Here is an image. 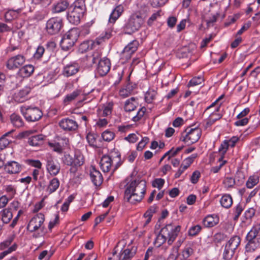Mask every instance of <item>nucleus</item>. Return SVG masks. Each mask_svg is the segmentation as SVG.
<instances>
[{
  "instance_id": "obj_48",
  "label": "nucleus",
  "mask_w": 260,
  "mask_h": 260,
  "mask_svg": "<svg viewBox=\"0 0 260 260\" xmlns=\"http://www.w3.org/2000/svg\"><path fill=\"white\" fill-rule=\"evenodd\" d=\"M167 240V238L162 234V231L160 230L159 234L157 236L154 243L156 246L159 247Z\"/></svg>"
},
{
  "instance_id": "obj_24",
  "label": "nucleus",
  "mask_w": 260,
  "mask_h": 260,
  "mask_svg": "<svg viewBox=\"0 0 260 260\" xmlns=\"http://www.w3.org/2000/svg\"><path fill=\"white\" fill-rule=\"evenodd\" d=\"M239 141V138L236 136L232 137L230 140L224 141L222 143L219 148V152L221 154L224 155L229 147H234L236 144Z\"/></svg>"
},
{
  "instance_id": "obj_33",
  "label": "nucleus",
  "mask_w": 260,
  "mask_h": 260,
  "mask_svg": "<svg viewBox=\"0 0 260 260\" xmlns=\"http://www.w3.org/2000/svg\"><path fill=\"white\" fill-rule=\"evenodd\" d=\"M123 12V6L121 5L117 6L111 13L109 19V22L110 23H114L122 14Z\"/></svg>"
},
{
  "instance_id": "obj_20",
  "label": "nucleus",
  "mask_w": 260,
  "mask_h": 260,
  "mask_svg": "<svg viewBox=\"0 0 260 260\" xmlns=\"http://www.w3.org/2000/svg\"><path fill=\"white\" fill-rule=\"evenodd\" d=\"M111 68L110 60L107 58L100 59L96 67V72L101 76L107 74Z\"/></svg>"
},
{
  "instance_id": "obj_10",
  "label": "nucleus",
  "mask_w": 260,
  "mask_h": 260,
  "mask_svg": "<svg viewBox=\"0 0 260 260\" xmlns=\"http://www.w3.org/2000/svg\"><path fill=\"white\" fill-rule=\"evenodd\" d=\"M78 33L76 29H71L63 37L60 41V46L62 50L67 51L71 49L78 39Z\"/></svg>"
},
{
  "instance_id": "obj_29",
  "label": "nucleus",
  "mask_w": 260,
  "mask_h": 260,
  "mask_svg": "<svg viewBox=\"0 0 260 260\" xmlns=\"http://www.w3.org/2000/svg\"><path fill=\"white\" fill-rule=\"evenodd\" d=\"M113 106V104L111 102H109L106 105H104L101 108H99L98 110V116L105 118L106 117L108 118V117L110 116L112 113Z\"/></svg>"
},
{
  "instance_id": "obj_27",
  "label": "nucleus",
  "mask_w": 260,
  "mask_h": 260,
  "mask_svg": "<svg viewBox=\"0 0 260 260\" xmlns=\"http://www.w3.org/2000/svg\"><path fill=\"white\" fill-rule=\"evenodd\" d=\"M219 12H216L214 14L204 13L202 15V21L206 23L207 27L213 26L216 22L217 18L219 16Z\"/></svg>"
},
{
  "instance_id": "obj_30",
  "label": "nucleus",
  "mask_w": 260,
  "mask_h": 260,
  "mask_svg": "<svg viewBox=\"0 0 260 260\" xmlns=\"http://www.w3.org/2000/svg\"><path fill=\"white\" fill-rule=\"evenodd\" d=\"M69 6V3L67 0H60L54 3L52 6V12L58 13L64 11Z\"/></svg>"
},
{
  "instance_id": "obj_5",
  "label": "nucleus",
  "mask_w": 260,
  "mask_h": 260,
  "mask_svg": "<svg viewBox=\"0 0 260 260\" xmlns=\"http://www.w3.org/2000/svg\"><path fill=\"white\" fill-rule=\"evenodd\" d=\"M247 243L245 246L246 252L254 251L260 247V223L254 225L247 234Z\"/></svg>"
},
{
  "instance_id": "obj_45",
  "label": "nucleus",
  "mask_w": 260,
  "mask_h": 260,
  "mask_svg": "<svg viewBox=\"0 0 260 260\" xmlns=\"http://www.w3.org/2000/svg\"><path fill=\"white\" fill-rule=\"evenodd\" d=\"M259 182V177L257 175H253L250 176L246 183V186L248 188L251 189L256 185Z\"/></svg>"
},
{
  "instance_id": "obj_4",
  "label": "nucleus",
  "mask_w": 260,
  "mask_h": 260,
  "mask_svg": "<svg viewBox=\"0 0 260 260\" xmlns=\"http://www.w3.org/2000/svg\"><path fill=\"white\" fill-rule=\"evenodd\" d=\"M147 15L141 13L132 14L124 26L126 34H132L138 31L144 24Z\"/></svg>"
},
{
  "instance_id": "obj_25",
  "label": "nucleus",
  "mask_w": 260,
  "mask_h": 260,
  "mask_svg": "<svg viewBox=\"0 0 260 260\" xmlns=\"http://www.w3.org/2000/svg\"><path fill=\"white\" fill-rule=\"evenodd\" d=\"M137 250V247L135 246H128L119 255V260H128L133 258L135 255Z\"/></svg>"
},
{
  "instance_id": "obj_50",
  "label": "nucleus",
  "mask_w": 260,
  "mask_h": 260,
  "mask_svg": "<svg viewBox=\"0 0 260 260\" xmlns=\"http://www.w3.org/2000/svg\"><path fill=\"white\" fill-rule=\"evenodd\" d=\"M49 146L54 151L59 154L62 153L64 149L63 146L59 142L49 143Z\"/></svg>"
},
{
  "instance_id": "obj_42",
  "label": "nucleus",
  "mask_w": 260,
  "mask_h": 260,
  "mask_svg": "<svg viewBox=\"0 0 260 260\" xmlns=\"http://www.w3.org/2000/svg\"><path fill=\"white\" fill-rule=\"evenodd\" d=\"M10 119L13 125L16 127H20L24 124V122L20 116L13 113L10 116Z\"/></svg>"
},
{
  "instance_id": "obj_52",
  "label": "nucleus",
  "mask_w": 260,
  "mask_h": 260,
  "mask_svg": "<svg viewBox=\"0 0 260 260\" xmlns=\"http://www.w3.org/2000/svg\"><path fill=\"white\" fill-rule=\"evenodd\" d=\"M224 187L229 188H232L235 184V179L232 177H226L223 181Z\"/></svg>"
},
{
  "instance_id": "obj_59",
  "label": "nucleus",
  "mask_w": 260,
  "mask_h": 260,
  "mask_svg": "<svg viewBox=\"0 0 260 260\" xmlns=\"http://www.w3.org/2000/svg\"><path fill=\"white\" fill-rule=\"evenodd\" d=\"M183 148V146L178 147L176 149L174 148L167 151L169 152V157H168V160H170L173 157L176 156Z\"/></svg>"
},
{
  "instance_id": "obj_54",
  "label": "nucleus",
  "mask_w": 260,
  "mask_h": 260,
  "mask_svg": "<svg viewBox=\"0 0 260 260\" xmlns=\"http://www.w3.org/2000/svg\"><path fill=\"white\" fill-rule=\"evenodd\" d=\"M99 119L96 122V125L100 128L106 127L109 122L108 118H105L101 116H98Z\"/></svg>"
},
{
  "instance_id": "obj_61",
  "label": "nucleus",
  "mask_w": 260,
  "mask_h": 260,
  "mask_svg": "<svg viewBox=\"0 0 260 260\" xmlns=\"http://www.w3.org/2000/svg\"><path fill=\"white\" fill-rule=\"evenodd\" d=\"M5 191L10 196L13 197L16 193V188L15 185L10 184L5 186Z\"/></svg>"
},
{
  "instance_id": "obj_13",
  "label": "nucleus",
  "mask_w": 260,
  "mask_h": 260,
  "mask_svg": "<svg viewBox=\"0 0 260 260\" xmlns=\"http://www.w3.org/2000/svg\"><path fill=\"white\" fill-rule=\"evenodd\" d=\"M63 26L62 20L60 17H52L46 22V29L47 33L51 35L58 34Z\"/></svg>"
},
{
  "instance_id": "obj_41",
  "label": "nucleus",
  "mask_w": 260,
  "mask_h": 260,
  "mask_svg": "<svg viewBox=\"0 0 260 260\" xmlns=\"http://www.w3.org/2000/svg\"><path fill=\"white\" fill-rule=\"evenodd\" d=\"M220 202L223 208H229L233 204V199L231 195L225 194L222 196Z\"/></svg>"
},
{
  "instance_id": "obj_6",
  "label": "nucleus",
  "mask_w": 260,
  "mask_h": 260,
  "mask_svg": "<svg viewBox=\"0 0 260 260\" xmlns=\"http://www.w3.org/2000/svg\"><path fill=\"white\" fill-rule=\"evenodd\" d=\"M201 133V130L199 128L187 127L182 133L180 140L189 145L197 142L199 140Z\"/></svg>"
},
{
  "instance_id": "obj_1",
  "label": "nucleus",
  "mask_w": 260,
  "mask_h": 260,
  "mask_svg": "<svg viewBox=\"0 0 260 260\" xmlns=\"http://www.w3.org/2000/svg\"><path fill=\"white\" fill-rule=\"evenodd\" d=\"M146 190V182L143 180H134L127 184L124 191V200L135 204L142 201Z\"/></svg>"
},
{
  "instance_id": "obj_38",
  "label": "nucleus",
  "mask_w": 260,
  "mask_h": 260,
  "mask_svg": "<svg viewBox=\"0 0 260 260\" xmlns=\"http://www.w3.org/2000/svg\"><path fill=\"white\" fill-rule=\"evenodd\" d=\"M21 10L18 9L17 10H9L6 12L5 14V21L7 22H11L13 20L18 17Z\"/></svg>"
},
{
  "instance_id": "obj_21",
  "label": "nucleus",
  "mask_w": 260,
  "mask_h": 260,
  "mask_svg": "<svg viewBox=\"0 0 260 260\" xmlns=\"http://www.w3.org/2000/svg\"><path fill=\"white\" fill-rule=\"evenodd\" d=\"M80 69V66L76 62H70L64 66L62 74L66 77H69L76 74Z\"/></svg>"
},
{
  "instance_id": "obj_26",
  "label": "nucleus",
  "mask_w": 260,
  "mask_h": 260,
  "mask_svg": "<svg viewBox=\"0 0 260 260\" xmlns=\"http://www.w3.org/2000/svg\"><path fill=\"white\" fill-rule=\"evenodd\" d=\"M90 176L91 181L95 186H100L102 183L103 181L102 175L94 167H91L90 169Z\"/></svg>"
},
{
  "instance_id": "obj_44",
  "label": "nucleus",
  "mask_w": 260,
  "mask_h": 260,
  "mask_svg": "<svg viewBox=\"0 0 260 260\" xmlns=\"http://www.w3.org/2000/svg\"><path fill=\"white\" fill-rule=\"evenodd\" d=\"M157 95V91L155 89L149 88L145 95V99L147 103H151L155 99Z\"/></svg>"
},
{
  "instance_id": "obj_51",
  "label": "nucleus",
  "mask_w": 260,
  "mask_h": 260,
  "mask_svg": "<svg viewBox=\"0 0 260 260\" xmlns=\"http://www.w3.org/2000/svg\"><path fill=\"white\" fill-rule=\"evenodd\" d=\"M133 90L132 86L130 84H127L125 88H122L119 91V94L123 98H126L128 96Z\"/></svg>"
},
{
  "instance_id": "obj_49",
  "label": "nucleus",
  "mask_w": 260,
  "mask_h": 260,
  "mask_svg": "<svg viewBox=\"0 0 260 260\" xmlns=\"http://www.w3.org/2000/svg\"><path fill=\"white\" fill-rule=\"evenodd\" d=\"M102 137L104 141L110 142L114 138L115 134L114 132L107 129L102 134Z\"/></svg>"
},
{
  "instance_id": "obj_7",
  "label": "nucleus",
  "mask_w": 260,
  "mask_h": 260,
  "mask_svg": "<svg viewBox=\"0 0 260 260\" xmlns=\"http://www.w3.org/2000/svg\"><path fill=\"white\" fill-rule=\"evenodd\" d=\"M20 112L28 122L37 121L43 115L41 110L37 107L22 106L20 108Z\"/></svg>"
},
{
  "instance_id": "obj_39",
  "label": "nucleus",
  "mask_w": 260,
  "mask_h": 260,
  "mask_svg": "<svg viewBox=\"0 0 260 260\" xmlns=\"http://www.w3.org/2000/svg\"><path fill=\"white\" fill-rule=\"evenodd\" d=\"M60 182L57 178H53L49 182L46 191L49 194L55 192L59 187Z\"/></svg>"
},
{
  "instance_id": "obj_28",
  "label": "nucleus",
  "mask_w": 260,
  "mask_h": 260,
  "mask_svg": "<svg viewBox=\"0 0 260 260\" xmlns=\"http://www.w3.org/2000/svg\"><path fill=\"white\" fill-rule=\"evenodd\" d=\"M219 217L216 214L209 215L203 219V223L205 227L212 228L218 223Z\"/></svg>"
},
{
  "instance_id": "obj_34",
  "label": "nucleus",
  "mask_w": 260,
  "mask_h": 260,
  "mask_svg": "<svg viewBox=\"0 0 260 260\" xmlns=\"http://www.w3.org/2000/svg\"><path fill=\"white\" fill-rule=\"evenodd\" d=\"M249 119L251 120V123L249 127L246 129L247 133L253 132L260 124V117L258 115H252L250 117Z\"/></svg>"
},
{
  "instance_id": "obj_58",
  "label": "nucleus",
  "mask_w": 260,
  "mask_h": 260,
  "mask_svg": "<svg viewBox=\"0 0 260 260\" xmlns=\"http://www.w3.org/2000/svg\"><path fill=\"white\" fill-rule=\"evenodd\" d=\"M25 162L27 165L38 169H41L42 165L41 162L39 160L28 159H26Z\"/></svg>"
},
{
  "instance_id": "obj_11",
  "label": "nucleus",
  "mask_w": 260,
  "mask_h": 260,
  "mask_svg": "<svg viewBox=\"0 0 260 260\" xmlns=\"http://www.w3.org/2000/svg\"><path fill=\"white\" fill-rule=\"evenodd\" d=\"M116 154V156H114L113 154H111V156L105 155L102 156L100 164L101 169L104 172H108L110 170L112 164L114 161L117 163L115 170L117 169L121 165L120 162V154L118 153Z\"/></svg>"
},
{
  "instance_id": "obj_47",
  "label": "nucleus",
  "mask_w": 260,
  "mask_h": 260,
  "mask_svg": "<svg viewBox=\"0 0 260 260\" xmlns=\"http://www.w3.org/2000/svg\"><path fill=\"white\" fill-rule=\"evenodd\" d=\"M97 137L98 136L93 133H88L87 135L86 139L90 146L95 148L99 147L96 140Z\"/></svg>"
},
{
  "instance_id": "obj_31",
  "label": "nucleus",
  "mask_w": 260,
  "mask_h": 260,
  "mask_svg": "<svg viewBox=\"0 0 260 260\" xmlns=\"http://www.w3.org/2000/svg\"><path fill=\"white\" fill-rule=\"evenodd\" d=\"M101 57V53L99 51H94L92 52L88 53L86 56V59L87 64L92 66L93 64L99 61Z\"/></svg>"
},
{
  "instance_id": "obj_36",
  "label": "nucleus",
  "mask_w": 260,
  "mask_h": 260,
  "mask_svg": "<svg viewBox=\"0 0 260 260\" xmlns=\"http://www.w3.org/2000/svg\"><path fill=\"white\" fill-rule=\"evenodd\" d=\"M240 238L238 236H235L229 240L225 246L227 248L235 251L240 245Z\"/></svg>"
},
{
  "instance_id": "obj_19",
  "label": "nucleus",
  "mask_w": 260,
  "mask_h": 260,
  "mask_svg": "<svg viewBox=\"0 0 260 260\" xmlns=\"http://www.w3.org/2000/svg\"><path fill=\"white\" fill-rule=\"evenodd\" d=\"M31 88L29 86H25L23 88L15 92L13 95L14 100L18 103H22L28 99V94L31 91Z\"/></svg>"
},
{
  "instance_id": "obj_46",
  "label": "nucleus",
  "mask_w": 260,
  "mask_h": 260,
  "mask_svg": "<svg viewBox=\"0 0 260 260\" xmlns=\"http://www.w3.org/2000/svg\"><path fill=\"white\" fill-rule=\"evenodd\" d=\"M11 133L12 131L9 132L4 135L0 138V151L6 148L7 146H8L10 144L11 140H9V139L7 138L6 137L8 136Z\"/></svg>"
},
{
  "instance_id": "obj_60",
  "label": "nucleus",
  "mask_w": 260,
  "mask_h": 260,
  "mask_svg": "<svg viewBox=\"0 0 260 260\" xmlns=\"http://www.w3.org/2000/svg\"><path fill=\"white\" fill-rule=\"evenodd\" d=\"M243 209L242 206L240 204H239L236 206L234 211V220H237L238 219L239 216L241 215L242 212L243 211Z\"/></svg>"
},
{
  "instance_id": "obj_56",
  "label": "nucleus",
  "mask_w": 260,
  "mask_h": 260,
  "mask_svg": "<svg viewBox=\"0 0 260 260\" xmlns=\"http://www.w3.org/2000/svg\"><path fill=\"white\" fill-rule=\"evenodd\" d=\"M146 111V109L145 107L140 108L137 113V115L134 116L132 120L134 122H137L139 121L144 115Z\"/></svg>"
},
{
  "instance_id": "obj_23",
  "label": "nucleus",
  "mask_w": 260,
  "mask_h": 260,
  "mask_svg": "<svg viewBox=\"0 0 260 260\" xmlns=\"http://www.w3.org/2000/svg\"><path fill=\"white\" fill-rule=\"evenodd\" d=\"M197 157V154H193L190 156L185 158L181 165L180 167L175 174L174 177L176 178H179L181 175L186 170L193 162L194 159Z\"/></svg>"
},
{
  "instance_id": "obj_9",
  "label": "nucleus",
  "mask_w": 260,
  "mask_h": 260,
  "mask_svg": "<svg viewBox=\"0 0 260 260\" xmlns=\"http://www.w3.org/2000/svg\"><path fill=\"white\" fill-rule=\"evenodd\" d=\"M112 30L111 29H108L104 33L102 34L98 38L96 39L95 42L92 41H85L81 43L79 46V51L83 53L84 52L87 51L89 49L92 48L93 45L96 43L97 44H100L103 41L108 40L113 35Z\"/></svg>"
},
{
  "instance_id": "obj_53",
  "label": "nucleus",
  "mask_w": 260,
  "mask_h": 260,
  "mask_svg": "<svg viewBox=\"0 0 260 260\" xmlns=\"http://www.w3.org/2000/svg\"><path fill=\"white\" fill-rule=\"evenodd\" d=\"M204 81V79L202 77H196L191 79L188 84V86H194L200 85Z\"/></svg>"
},
{
  "instance_id": "obj_2",
  "label": "nucleus",
  "mask_w": 260,
  "mask_h": 260,
  "mask_svg": "<svg viewBox=\"0 0 260 260\" xmlns=\"http://www.w3.org/2000/svg\"><path fill=\"white\" fill-rule=\"evenodd\" d=\"M86 7L83 0L76 1L69 8L67 19L72 24L78 25L85 12Z\"/></svg>"
},
{
  "instance_id": "obj_14",
  "label": "nucleus",
  "mask_w": 260,
  "mask_h": 260,
  "mask_svg": "<svg viewBox=\"0 0 260 260\" xmlns=\"http://www.w3.org/2000/svg\"><path fill=\"white\" fill-rule=\"evenodd\" d=\"M46 169L47 172L51 176H55L59 174L60 165L50 154H47L45 158Z\"/></svg>"
},
{
  "instance_id": "obj_22",
  "label": "nucleus",
  "mask_w": 260,
  "mask_h": 260,
  "mask_svg": "<svg viewBox=\"0 0 260 260\" xmlns=\"http://www.w3.org/2000/svg\"><path fill=\"white\" fill-rule=\"evenodd\" d=\"M59 125L64 131L69 132L75 131L78 127L77 122L75 120L69 118L61 119L59 122Z\"/></svg>"
},
{
  "instance_id": "obj_64",
  "label": "nucleus",
  "mask_w": 260,
  "mask_h": 260,
  "mask_svg": "<svg viewBox=\"0 0 260 260\" xmlns=\"http://www.w3.org/2000/svg\"><path fill=\"white\" fill-rule=\"evenodd\" d=\"M17 245L16 244H13L12 246L9 247L7 250L4 251L0 253V259H3L6 255L12 252L15 251L17 249Z\"/></svg>"
},
{
  "instance_id": "obj_8",
  "label": "nucleus",
  "mask_w": 260,
  "mask_h": 260,
  "mask_svg": "<svg viewBox=\"0 0 260 260\" xmlns=\"http://www.w3.org/2000/svg\"><path fill=\"white\" fill-rule=\"evenodd\" d=\"M45 221L44 214L42 213L37 214L34 216L29 221L27 229L30 232H34L40 229L41 236L47 233V229L43 225Z\"/></svg>"
},
{
  "instance_id": "obj_37",
  "label": "nucleus",
  "mask_w": 260,
  "mask_h": 260,
  "mask_svg": "<svg viewBox=\"0 0 260 260\" xmlns=\"http://www.w3.org/2000/svg\"><path fill=\"white\" fill-rule=\"evenodd\" d=\"M0 215L3 222L5 224L9 223L13 217V213L8 208L3 209L0 212Z\"/></svg>"
},
{
  "instance_id": "obj_43",
  "label": "nucleus",
  "mask_w": 260,
  "mask_h": 260,
  "mask_svg": "<svg viewBox=\"0 0 260 260\" xmlns=\"http://www.w3.org/2000/svg\"><path fill=\"white\" fill-rule=\"evenodd\" d=\"M136 99L134 97L127 100L124 104L125 111L126 112L134 111L136 108Z\"/></svg>"
},
{
  "instance_id": "obj_17",
  "label": "nucleus",
  "mask_w": 260,
  "mask_h": 260,
  "mask_svg": "<svg viewBox=\"0 0 260 260\" xmlns=\"http://www.w3.org/2000/svg\"><path fill=\"white\" fill-rule=\"evenodd\" d=\"M4 170L10 175H16L22 171L23 165L16 161L11 160L5 164Z\"/></svg>"
},
{
  "instance_id": "obj_62",
  "label": "nucleus",
  "mask_w": 260,
  "mask_h": 260,
  "mask_svg": "<svg viewBox=\"0 0 260 260\" xmlns=\"http://www.w3.org/2000/svg\"><path fill=\"white\" fill-rule=\"evenodd\" d=\"M45 48L42 46H39L34 55L35 58L39 59L41 58L44 53Z\"/></svg>"
},
{
  "instance_id": "obj_40",
  "label": "nucleus",
  "mask_w": 260,
  "mask_h": 260,
  "mask_svg": "<svg viewBox=\"0 0 260 260\" xmlns=\"http://www.w3.org/2000/svg\"><path fill=\"white\" fill-rule=\"evenodd\" d=\"M81 94V91L78 89L74 90L71 93L66 95L63 100V103L65 105H68Z\"/></svg>"
},
{
  "instance_id": "obj_57",
  "label": "nucleus",
  "mask_w": 260,
  "mask_h": 260,
  "mask_svg": "<svg viewBox=\"0 0 260 260\" xmlns=\"http://www.w3.org/2000/svg\"><path fill=\"white\" fill-rule=\"evenodd\" d=\"M202 227L200 225H196L191 226L188 230V235L194 236L198 235L201 231Z\"/></svg>"
},
{
  "instance_id": "obj_16",
  "label": "nucleus",
  "mask_w": 260,
  "mask_h": 260,
  "mask_svg": "<svg viewBox=\"0 0 260 260\" xmlns=\"http://www.w3.org/2000/svg\"><path fill=\"white\" fill-rule=\"evenodd\" d=\"M139 43L137 40H133L128 43L123 49L121 52V57L125 61L129 59L132 54L135 53L138 49Z\"/></svg>"
},
{
  "instance_id": "obj_3",
  "label": "nucleus",
  "mask_w": 260,
  "mask_h": 260,
  "mask_svg": "<svg viewBox=\"0 0 260 260\" xmlns=\"http://www.w3.org/2000/svg\"><path fill=\"white\" fill-rule=\"evenodd\" d=\"M61 160L63 165L71 167L70 172L75 175L78 168L84 164V157L80 151H77L75 152L74 157L69 154L64 153Z\"/></svg>"
},
{
  "instance_id": "obj_15",
  "label": "nucleus",
  "mask_w": 260,
  "mask_h": 260,
  "mask_svg": "<svg viewBox=\"0 0 260 260\" xmlns=\"http://www.w3.org/2000/svg\"><path fill=\"white\" fill-rule=\"evenodd\" d=\"M26 58L22 54H18L8 59L7 68L11 70H15L21 67L25 62Z\"/></svg>"
},
{
  "instance_id": "obj_55",
  "label": "nucleus",
  "mask_w": 260,
  "mask_h": 260,
  "mask_svg": "<svg viewBox=\"0 0 260 260\" xmlns=\"http://www.w3.org/2000/svg\"><path fill=\"white\" fill-rule=\"evenodd\" d=\"M235 251L225 247V249L223 253V258L224 260H230L234 255Z\"/></svg>"
},
{
  "instance_id": "obj_32",
  "label": "nucleus",
  "mask_w": 260,
  "mask_h": 260,
  "mask_svg": "<svg viewBox=\"0 0 260 260\" xmlns=\"http://www.w3.org/2000/svg\"><path fill=\"white\" fill-rule=\"evenodd\" d=\"M45 139V136L42 134L33 136L29 138L28 143L32 146H39L43 145Z\"/></svg>"
},
{
  "instance_id": "obj_12",
  "label": "nucleus",
  "mask_w": 260,
  "mask_h": 260,
  "mask_svg": "<svg viewBox=\"0 0 260 260\" xmlns=\"http://www.w3.org/2000/svg\"><path fill=\"white\" fill-rule=\"evenodd\" d=\"M180 230V225H175L170 223L162 228L161 231L167 238L168 244L171 245L177 237Z\"/></svg>"
},
{
  "instance_id": "obj_18",
  "label": "nucleus",
  "mask_w": 260,
  "mask_h": 260,
  "mask_svg": "<svg viewBox=\"0 0 260 260\" xmlns=\"http://www.w3.org/2000/svg\"><path fill=\"white\" fill-rule=\"evenodd\" d=\"M220 107L218 106L215 110L209 115V117L203 121V125L205 129L210 127L215 121L220 119L222 115L218 113Z\"/></svg>"
},
{
  "instance_id": "obj_35",
  "label": "nucleus",
  "mask_w": 260,
  "mask_h": 260,
  "mask_svg": "<svg viewBox=\"0 0 260 260\" xmlns=\"http://www.w3.org/2000/svg\"><path fill=\"white\" fill-rule=\"evenodd\" d=\"M34 71V66L31 64H27L19 69L18 74L23 78L28 77L32 74Z\"/></svg>"
},
{
  "instance_id": "obj_63",
  "label": "nucleus",
  "mask_w": 260,
  "mask_h": 260,
  "mask_svg": "<svg viewBox=\"0 0 260 260\" xmlns=\"http://www.w3.org/2000/svg\"><path fill=\"white\" fill-rule=\"evenodd\" d=\"M165 180L162 178H156L152 182V186L160 189L164 186Z\"/></svg>"
}]
</instances>
